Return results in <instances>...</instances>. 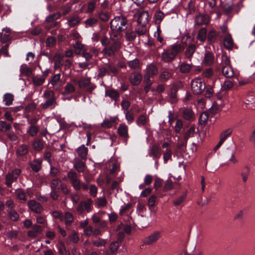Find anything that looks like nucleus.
Instances as JSON below:
<instances>
[{
    "mask_svg": "<svg viewBox=\"0 0 255 255\" xmlns=\"http://www.w3.org/2000/svg\"><path fill=\"white\" fill-rule=\"evenodd\" d=\"M184 50L183 46L178 43L171 45L170 48L164 49L161 55V60L164 63L173 61L177 55Z\"/></svg>",
    "mask_w": 255,
    "mask_h": 255,
    "instance_id": "nucleus-1",
    "label": "nucleus"
},
{
    "mask_svg": "<svg viewBox=\"0 0 255 255\" xmlns=\"http://www.w3.org/2000/svg\"><path fill=\"white\" fill-rule=\"evenodd\" d=\"M42 97L44 100V102L40 105V107L42 110L48 109L52 110L58 105L55 93L52 90H45Z\"/></svg>",
    "mask_w": 255,
    "mask_h": 255,
    "instance_id": "nucleus-2",
    "label": "nucleus"
},
{
    "mask_svg": "<svg viewBox=\"0 0 255 255\" xmlns=\"http://www.w3.org/2000/svg\"><path fill=\"white\" fill-rule=\"evenodd\" d=\"M117 37L116 34L114 32L111 34V39L115 41L110 45L106 46L102 51V53L105 56H113L115 53L118 52L121 47V43L118 40H116L115 38Z\"/></svg>",
    "mask_w": 255,
    "mask_h": 255,
    "instance_id": "nucleus-3",
    "label": "nucleus"
},
{
    "mask_svg": "<svg viewBox=\"0 0 255 255\" xmlns=\"http://www.w3.org/2000/svg\"><path fill=\"white\" fill-rule=\"evenodd\" d=\"M128 20L123 15L116 16L110 22V27L113 31L122 32L127 28Z\"/></svg>",
    "mask_w": 255,
    "mask_h": 255,
    "instance_id": "nucleus-4",
    "label": "nucleus"
},
{
    "mask_svg": "<svg viewBox=\"0 0 255 255\" xmlns=\"http://www.w3.org/2000/svg\"><path fill=\"white\" fill-rule=\"evenodd\" d=\"M221 65L222 67V74L226 78H232L234 76V70L230 65V58L226 55L221 56Z\"/></svg>",
    "mask_w": 255,
    "mask_h": 255,
    "instance_id": "nucleus-5",
    "label": "nucleus"
},
{
    "mask_svg": "<svg viewBox=\"0 0 255 255\" xmlns=\"http://www.w3.org/2000/svg\"><path fill=\"white\" fill-rule=\"evenodd\" d=\"M67 178L69 182L75 190H80L81 180L78 173L73 170H69L67 173Z\"/></svg>",
    "mask_w": 255,
    "mask_h": 255,
    "instance_id": "nucleus-6",
    "label": "nucleus"
},
{
    "mask_svg": "<svg viewBox=\"0 0 255 255\" xmlns=\"http://www.w3.org/2000/svg\"><path fill=\"white\" fill-rule=\"evenodd\" d=\"M191 87L193 93L198 95L205 90V84L200 78H195L191 82Z\"/></svg>",
    "mask_w": 255,
    "mask_h": 255,
    "instance_id": "nucleus-7",
    "label": "nucleus"
},
{
    "mask_svg": "<svg viewBox=\"0 0 255 255\" xmlns=\"http://www.w3.org/2000/svg\"><path fill=\"white\" fill-rule=\"evenodd\" d=\"M161 237V232L155 231L145 237L142 240V243L146 246H151L156 243Z\"/></svg>",
    "mask_w": 255,
    "mask_h": 255,
    "instance_id": "nucleus-8",
    "label": "nucleus"
},
{
    "mask_svg": "<svg viewBox=\"0 0 255 255\" xmlns=\"http://www.w3.org/2000/svg\"><path fill=\"white\" fill-rule=\"evenodd\" d=\"M93 201L92 199L88 198L85 201H82L80 202L77 207V211L79 214L83 213L84 210L87 212L89 213L91 211V207L93 204Z\"/></svg>",
    "mask_w": 255,
    "mask_h": 255,
    "instance_id": "nucleus-9",
    "label": "nucleus"
},
{
    "mask_svg": "<svg viewBox=\"0 0 255 255\" xmlns=\"http://www.w3.org/2000/svg\"><path fill=\"white\" fill-rule=\"evenodd\" d=\"M21 173L19 169H15L11 172L8 173L5 177V184L8 187H11L12 183L16 180Z\"/></svg>",
    "mask_w": 255,
    "mask_h": 255,
    "instance_id": "nucleus-10",
    "label": "nucleus"
},
{
    "mask_svg": "<svg viewBox=\"0 0 255 255\" xmlns=\"http://www.w3.org/2000/svg\"><path fill=\"white\" fill-rule=\"evenodd\" d=\"M73 168L78 173H83L87 168L85 160L79 158H75L72 161Z\"/></svg>",
    "mask_w": 255,
    "mask_h": 255,
    "instance_id": "nucleus-11",
    "label": "nucleus"
},
{
    "mask_svg": "<svg viewBox=\"0 0 255 255\" xmlns=\"http://www.w3.org/2000/svg\"><path fill=\"white\" fill-rule=\"evenodd\" d=\"M49 84L51 85L53 89L59 90L64 84V82L61 79V74L58 73L53 76Z\"/></svg>",
    "mask_w": 255,
    "mask_h": 255,
    "instance_id": "nucleus-12",
    "label": "nucleus"
},
{
    "mask_svg": "<svg viewBox=\"0 0 255 255\" xmlns=\"http://www.w3.org/2000/svg\"><path fill=\"white\" fill-rule=\"evenodd\" d=\"M27 205L29 209L33 212L40 214L43 209L41 205L34 200H31L27 202Z\"/></svg>",
    "mask_w": 255,
    "mask_h": 255,
    "instance_id": "nucleus-13",
    "label": "nucleus"
},
{
    "mask_svg": "<svg viewBox=\"0 0 255 255\" xmlns=\"http://www.w3.org/2000/svg\"><path fill=\"white\" fill-rule=\"evenodd\" d=\"M118 133L124 139L126 143L129 137L128 133V127L125 124H120L118 128Z\"/></svg>",
    "mask_w": 255,
    "mask_h": 255,
    "instance_id": "nucleus-14",
    "label": "nucleus"
},
{
    "mask_svg": "<svg viewBox=\"0 0 255 255\" xmlns=\"http://www.w3.org/2000/svg\"><path fill=\"white\" fill-rule=\"evenodd\" d=\"M215 61L214 54L212 52L206 51L204 55L202 64L206 66L212 65Z\"/></svg>",
    "mask_w": 255,
    "mask_h": 255,
    "instance_id": "nucleus-15",
    "label": "nucleus"
},
{
    "mask_svg": "<svg viewBox=\"0 0 255 255\" xmlns=\"http://www.w3.org/2000/svg\"><path fill=\"white\" fill-rule=\"evenodd\" d=\"M179 255H204V254L200 250H196L195 246L192 247L187 246Z\"/></svg>",
    "mask_w": 255,
    "mask_h": 255,
    "instance_id": "nucleus-16",
    "label": "nucleus"
},
{
    "mask_svg": "<svg viewBox=\"0 0 255 255\" xmlns=\"http://www.w3.org/2000/svg\"><path fill=\"white\" fill-rule=\"evenodd\" d=\"M158 73V70L156 65L152 62L147 65L145 69V73L148 75L154 77Z\"/></svg>",
    "mask_w": 255,
    "mask_h": 255,
    "instance_id": "nucleus-17",
    "label": "nucleus"
},
{
    "mask_svg": "<svg viewBox=\"0 0 255 255\" xmlns=\"http://www.w3.org/2000/svg\"><path fill=\"white\" fill-rule=\"evenodd\" d=\"M42 227L37 224L32 226V229L27 233V235L29 238H35L42 232Z\"/></svg>",
    "mask_w": 255,
    "mask_h": 255,
    "instance_id": "nucleus-18",
    "label": "nucleus"
},
{
    "mask_svg": "<svg viewBox=\"0 0 255 255\" xmlns=\"http://www.w3.org/2000/svg\"><path fill=\"white\" fill-rule=\"evenodd\" d=\"M105 96L109 97L112 100L117 102L119 100L120 94L117 90L111 89L106 90Z\"/></svg>",
    "mask_w": 255,
    "mask_h": 255,
    "instance_id": "nucleus-19",
    "label": "nucleus"
},
{
    "mask_svg": "<svg viewBox=\"0 0 255 255\" xmlns=\"http://www.w3.org/2000/svg\"><path fill=\"white\" fill-rule=\"evenodd\" d=\"M76 151L78 154V156L85 161L87 159V155L88 153V149L85 145L83 144L76 148Z\"/></svg>",
    "mask_w": 255,
    "mask_h": 255,
    "instance_id": "nucleus-20",
    "label": "nucleus"
},
{
    "mask_svg": "<svg viewBox=\"0 0 255 255\" xmlns=\"http://www.w3.org/2000/svg\"><path fill=\"white\" fill-rule=\"evenodd\" d=\"M195 22L197 25H207L209 22V17L207 14H199L196 17Z\"/></svg>",
    "mask_w": 255,
    "mask_h": 255,
    "instance_id": "nucleus-21",
    "label": "nucleus"
},
{
    "mask_svg": "<svg viewBox=\"0 0 255 255\" xmlns=\"http://www.w3.org/2000/svg\"><path fill=\"white\" fill-rule=\"evenodd\" d=\"M11 31L9 28H3L0 32V41L2 43L7 42L11 39Z\"/></svg>",
    "mask_w": 255,
    "mask_h": 255,
    "instance_id": "nucleus-22",
    "label": "nucleus"
},
{
    "mask_svg": "<svg viewBox=\"0 0 255 255\" xmlns=\"http://www.w3.org/2000/svg\"><path fill=\"white\" fill-rule=\"evenodd\" d=\"M149 155L154 159H158L161 156L160 150L158 146L153 145L149 148Z\"/></svg>",
    "mask_w": 255,
    "mask_h": 255,
    "instance_id": "nucleus-23",
    "label": "nucleus"
},
{
    "mask_svg": "<svg viewBox=\"0 0 255 255\" xmlns=\"http://www.w3.org/2000/svg\"><path fill=\"white\" fill-rule=\"evenodd\" d=\"M142 79V75L140 73L134 72L131 74L129 77V81L132 85H138Z\"/></svg>",
    "mask_w": 255,
    "mask_h": 255,
    "instance_id": "nucleus-24",
    "label": "nucleus"
},
{
    "mask_svg": "<svg viewBox=\"0 0 255 255\" xmlns=\"http://www.w3.org/2000/svg\"><path fill=\"white\" fill-rule=\"evenodd\" d=\"M149 14L146 11H142L138 14L137 18V23L141 24H145L148 22Z\"/></svg>",
    "mask_w": 255,
    "mask_h": 255,
    "instance_id": "nucleus-25",
    "label": "nucleus"
},
{
    "mask_svg": "<svg viewBox=\"0 0 255 255\" xmlns=\"http://www.w3.org/2000/svg\"><path fill=\"white\" fill-rule=\"evenodd\" d=\"M251 168L250 167L246 165L243 167V170L241 172V176L242 177V181L244 183H246L250 175Z\"/></svg>",
    "mask_w": 255,
    "mask_h": 255,
    "instance_id": "nucleus-26",
    "label": "nucleus"
},
{
    "mask_svg": "<svg viewBox=\"0 0 255 255\" xmlns=\"http://www.w3.org/2000/svg\"><path fill=\"white\" fill-rule=\"evenodd\" d=\"M63 55L59 53H56L53 57L54 61V68L55 69L60 68L63 65Z\"/></svg>",
    "mask_w": 255,
    "mask_h": 255,
    "instance_id": "nucleus-27",
    "label": "nucleus"
},
{
    "mask_svg": "<svg viewBox=\"0 0 255 255\" xmlns=\"http://www.w3.org/2000/svg\"><path fill=\"white\" fill-rule=\"evenodd\" d=\"M196 49V46L194 44H190L187 48L185 51V57L188 59L190 61Z\"/></svg>",
    "mask_w": 255,
    "mask_h": 255,
    "instance_id": "nucleus-28",
    "label": "nucleus"
},
{
    "mask_svg": "<svg viewBox=\"0 0 255 255\" xmlns=\"http://www.w3.org/2000/svg\"><path fill=\"white\" fill-rule=\"evenodd\" d=\"M224 45L228 49H231L233 46V40L230 34H228L225 36Z\"/></svg>",
    "mask_w": 255,
    "mask_h": 255,
    "instance_id": "nucleus-29",
    "label": "nucleus"
},
{
    "mask_svg": "<svg viewBox=\"0 0 255 255\" xmlns=\"http://www.w3.org/2000/svg\"><path fill=\"white\" fill-rule=\"evenodd\" d=\"M207 37V29L205 27L201 28L198 33L197 38L201 42H204Z\"/></svg>",
    "mask_w": 255,
    "mask_h": 255,
    "instance_id": "nucleus-30",
    "label": "nucleus"
},
{
    "mask_svg": "<svg viewBox=\"0 0 255 255\" xmlns=\"http://www.w3.org/2000/svg\"><path fill=\"white\" fill-rule=\"evenodd\" d=\"M183 118L188 121L192 120L194 118V113L192 110L189 108H185L182 112Z\"/></svg>",
    "mask_w": 255,
    "mask_h": 255,
    "instance_id": "nucleus-31",
    "label": "nucleus"
},
{
    "mask_svg": "<svg viewBox=\"0 0 255 255\" xmlns=\"http://www.w3.org/2000/svg\"><path fill=\"white\" fill-rule=\"evenodd\" d=\"M80 21V19L78 16H73L68 18L67 23L70 27H74L79 24Z\"/></svg>",
    "mask_w": 255,
    "mask_h": 255,
    "instance_id": "nucleus-32",
    "label": "nucleus"
},
{
    "mask_svg": "<svg viewBox=\"0 0 255 255\" xmlns=\"http://www.w3.org/2000/svg\"><path fill=\"white\" fill-rule=\"evenodd\" d=\"M192 67V64L186 63L185 62L182 63L179 66V71L182 73H187L190 71Z\"/></svg>",
    "mask_w": 255,
    "mask_h": 255,
    "instance_id": "nucleus-33",
    "label": "nucleus"
},
{
    "mask_svg": "<svg viewBox=\"0 0 255 255\" xmlns=\"http://www.w3.org/2000/svg\"><path fill=\"white\" fill-rule=\"evenodd\" d=\"M147 31V28L146 25L138 24L135 28L136 33L138 36L145 34Z\"/></svg>",
    "mask_w": 255,
    "mask_h": 255,
    "instance_id": "nucleus-34",
    "label": "nucleus"
},
{
    "mask_svg": "<svg viewBox=\"0 0 255 255\" xmlns=\"http://www.w3.org/2000/svg\"><path fill=\"white\" fill-rule=\"evenodd\" d=\"M41 160L37 159L33 160L30 164L32 169L37 172L41 168Z\"/></svg>",
    "mask_w": 255,
    "mask_h": 255,
    "instance_id": "nucleus-35",
    "label": "nucleus"
},
{
    "mask_svg": "<svg viewBox=\"0 0 255 255\" xmlns=\"http://www.w3.org/2000/svg\"><path fill=\"white\" fill-rule=\"evenodd\" d=\"M45 80V76H34L32 78V82L33 84L36 86H39L42 85Z\"/></svg>",
    "mask_w": 255,
    "mask_h": 255,
    "instance_id": "nucleus-36",
    "label": "nucleus"
},
{
    "mask_svg": "<svg viewBox=\"0 0 255 255\" xmlns=\"http://www.w3.org/2000/svg\"><path fill=\"white\" fill-rule=\"evenodd\" d=\"M107 201L105 197H100L97 198L95 205L97 208L104 207L107 205Z\"/></svg>",
    "mask_w": 255,
    "mask_h": 255,
    "instance_id": "nucleus-37",
    "label": "nucleus"
},
{
    "mask_svg": "<svg viewBox=\"0 0 255 255\" xmlns=\"http://www.w3.org/2000/svg\"><path fill=\"white\" fill-rule=\"evenodd\" d=\"M73 46L74 48V52L77 55H80L81 51L85 48V45L80 41L76 42Z\"/></svg>",
    "mask_w": 255,
    "mask_h": 255,
    "instance_id": "nucleus-38",
    "label": "nucleus"
},
{
    "mask_svg": "<svg viewBox=\"0 0 255 255\" xmlns=\"http://www.w3.org/2000/svg\"><path fill=\"white\" fill-rule=\"evenodd\" d=\"M172 76L171 73L167 71H163L159 76V79L161 82H165L169 79Z\"/></svg>",
    "mask_w": 255,
    "mask_h": 255,
    "instance_id": "nucleus-39",
    "label": "nucleus"
},
{
    "mask_svg": "<svg viewBox=\"0 0 255 255\" xmlns=\"http://www.w3.org/2000/svg\"><path fill=\"white\" fill-rule=\"evenodd\" d=\"M39 130V128L32 124L27 129V132L31 136H35L37 135Z\"/></svg>",
    "mask_w": 255,
    "mask_h": 255,
    "instance_id": "nucleus-40",
    "label": "nucleus"
},
{
    "mask_svg": "<svg viewBox=\"0 0 255 255\" xmlns=\"http://www.w3.org/2000/svg\"><path fill=\"white\" fill-rule=\"evenodd\" d=\"M136 36V32L130 29H128L125 34V37L127 40L128 41L134 40Z\"/></svg>",
    "mask_w": 255,
    "mask_h": 255,
    "instance_id": "nucleus-41",
    "label": "nucleus"
},
{
    "mask_svg": "<svg viewBox=\"0 0 255 255\" xmlns=\"http://www.w3.org/2000/svg\"><path fill=\"white\" fill-rule=\"evenodd\" d=\"M75 90L74 85L70 83H67L64 87V92H63V95H69L73 93Z\"/></svg>",
    "mask_w": 255,
    "mask_h": 255,
    "instance_id": "nucleus-42",
    "label": "nucleus"
},
{
    "mask_svg": "<svg viewBox=\"0 0 255 255\" xmlns=\"http://www.w3.org/2000/svg\"><path fill=\"white\" fill-rule=\"evenodd\" d=\"M165 15V14L160 10L156 11L154 16L156 23H160L164 18Z\"/></svg>",
    "mask_w": 255,
    "mask_h": 255,
    "instance_id": "nucleus-43",
    "label": "nucleus"
},
{
    "mask_svg": "<svg viewBox=\"0 0 255 255\" xmlns=\"http://www.w3.org/2000/svg\"><path fill=\"white\" fill-rule=\"evenodd\" d=\"M209 116L208 113L204 112L202 113L199 117V123L200 125H205L208 120Z\"/></svg>",
    "mask_w": 255,
    "mask_h": 255,
    "instance_id": "nucleus-44",
    "label": "nucleus"
},
{
    "mask_svg": "<svg viewBox=\"0 0 255 255\" xmlns=\"http://www.w3.org/2000/svg\"><path fill=\"white\" fill-rule=\"evenodd\" d=\"M13 101V96L9 93L5 94L3 96V101L6 106L12 105Z\"/></svg>",
    "mask_w": 255,
    "mask_h": 255,
    "instance_id": "nucleus-45",
    "label": "nucleus"
},
{
    "mask_svg": "<svg viewBox=\"0 0 255 255\" xmlns=\"http://www.w3.org/2000/svg\"><path fill=\"white\" fill-rule=\"evenodd\" d=\"M28 149V148L27 145L25 144L21 145L17 148L16 150V153L20 156L24 155L27 153Z\"/></svg>",
    "mask_w": 255,
    "mask_h": 255,
    "instance_id": "nucleus-46",
    "label": "nucleus"
},
{
    "mask_svg": "<svg viewBox=\"0 0 255 255\" xmlns=\"http://www.w3.org/2000/svg\"><path fill=\"white\" fill-rule=\"evenodd\" d=\"M61 183L62 181L60 179L58 178L52 179L50 183V187L51 190H57L58 187H60Z\"/></svg>",
    "mask_w": 255,
    "mask_h": 255,
    "instance_id": "nucleus-47",
    "label": "nucleus"
},
{
    "mask_svg": "<svg viewBox=\"0 0 255 255\" xmlns=\"http://www.w3.org/2000/svg\"><path fill=\"white\" fill-rule=\"evenodd\" d=\"M195 133V128L193 127H190L185 132L184 136V140L185 143L187 142L188 138L190 137L193 136Z\"/></svg>",
    "mask_w": 255,
    "mask_h": 255,
    "instance_id": "nucleus-48",
    "label": "nucleus"
},
{
    "mask_svg": "<svg viewBox=\"0 0 255 255\" xmlns=\"http://www.w3.org/2000/svg\"><path fill=\"white\" fill-rule=\"evenodd\" d=\"M98 20L95 17H90L85 21L86 27H92L97 24Z\"/></svg>",
    "mask_w": 255,
    "mask_h": 255,
    "instance_id": "nucleus-49",
    "label": "nucleus"
},
{
    "mask_svg": "<svg viewBox=\"0 0 255 255\" xmlns=\"http://www.w3.org/2000/svg\"><path fill=\"white\" fill-rule=\"evenodd\" d=\"M147 122V119L144 115H140L136 121L137 125L139 127L145 126Z\"/></svg>",
    "mask_w": 255,
    "mask_h": 255,
    "instance_id": "nucleus-50",
    "label": "nucleus"
},
{
    "mask_svg": "<svg viewBox=\"0 0 255 255\" xmlns=\"http://www.w3.org/2000/svg\"><path fill=\"white\" fill-rule=\"evenodd\" d=\"M61 16V14L59 12H56L48 15L45 21L47 22H51L53 21L59 19Z\"/></svg>",
    "mask_w": 255,
    "mask_h": 255,
    "instance_id": "nucleus-51",
    "label": "nucleus"
},
{
    "mask_svg": "<svg viewBox=\"0 0 255 255\" xmlns=\"http://www.w3.org/2000/svg\"><path fill=\"white\" fill-rule=\"evenodd\" d=\"M34 149L37 151L41 150L43 147V141L40 139H36L33 143Z\"/></svg>",
    "mask_w": 255,
    "mask_h": 255,
    "instance_id": "nucleus-52",
    "label": "nucleus"
},
{
    "mask_svg": "<svg viewBox=\"0 0 255 255\" xmlns=\"http://www.w3.org/2000/svg\"><path fill=\"white\" fill-rule=\"evenodd\" d=\"M15 195L17 198L22 201H26V195L24 191L21 189H17L15 190Z\"/></svg>",
    "mask_w": 255,
    "mask_h": 255,
    "instance_id": "nucleus-53",
    "label": "nucleus"
},
{
    "mask_svg": "<svg viewBox=\"0 0 255 255\" xmlns=\"http://www.w3.org/2000/svg\"><path fill=\"white\" fill-rule=\"evenodd\" d=\"M177 91V88L175 86L171 88L170 93L169 95V97L170 98L171 102H174L176 101Z\"/></svg>",
    "mask_w": 255,
    "mask_h": 255,
    "instance_id": "nucleus-54",
    "label": "nucleus"
},
{
    "mask_svg": "<svg viewBox=\"0 0 255 255\" xmlns=\"http://www.w3.org/2000/svg\"><path fill=\"white\" fill-rule=\"evenodd\" d=\"M232 130L228 128L223 131L220 136V139L225 141V140L231 134Z\"/></svg>",
    "mask_w": 255,
    "mask_h": 255,
    "instance_id": "nucleus-55",
    "label": "nucleus"
},
{
    "mask_svg": "<svg viewBox=\"0 0 255 255\" xmlns=\"http://www.w3.org/2000/svg\"><path fill=\"white\" fill-rule=\"evenodd\" d=\"M107 241L106 240H104L101 238H98V239L93 240L92 241V244L94 246L99 247L105 246L106 244Z\"/></svg>",
    "mask_w": 255,
    "mask_h": 255,
    "instance_id": "nucleus-56",
    "label": "nucleus"
},
{
    "mask_svg": "<svg viewBox=\"0 0 255 255\" xmlns=\"http://www.w3.org/2000/svg\"><path fill=\"white\" fill-rule=\"evenodd\" d=\"M12 128L11 124H7L5 121H0V131L10 130Z\"/></svg>",
    "mask_w": 255,
    "mask_h": 255,
    "instance_id": "nucleus-57",
    "label": "nucleus"
},
{
    "mask_svg": "<svg viewBox=\"0 0 255 255\" xmlns=\"http://www.w3.org/2000/svg\"><path fill=\"white\" fill-rule=\"evenodd\" d=\"M128 66L132 69H135L139 66V61L137 59H134L133 60L129 61L128 62Z\"/></svg>",
    "mask_w": 255,
    "mask_h": 255,
    "instance_id": "nucleus-58",
    "label": "nucleus"
},
{
    "mask_svg": "<svg viewBox=\"0 0 255 255\" xmlns=\"http://www.w3.org/2000/svg\"><path fill=\"white\" fill-rule=\"evenodd\" d=\"M65 222L67 225H70L74 220V218L72 214L69 212H66L64 216Z\"/></svg>",
    "mask_w": 255,
    "mask_h": 255,
    "instance_id": "nucleus-59",
    "label": "nucleus"
},
{
    "mask_svg": "<svg viewBox=\"0 0 255 255\" xmlns=\"http://www.w3.org/2000/svg\"><path fill=\"white\" fill-rule=\"evenodd\" d=\"M8 215L9 218L13 221H17L19 218L18 214L15 211L12 209L8 211Z\"/></svg>",
    "mask_w": 255,
    "mask_h": 255,
    "instance_id": "nucleus-60",
    "label": "nucleus"
},
{
    "mask_svg": "<svg viewBox=\"0 0 255 255\" xmlns=\"http://www.w3.org/2000/svg\"><path fill=\"white\" fill-rule=\"evenodd\" d=\"M126 119L128 124H130L134 120V116L131 111L125 112Z\"/></svg>",
    "mask_w": 255,
    "mask_h": 255,
    "instance_id": "nucleus-61",
    "label": "nucleus"
},
{
    "mask_svg": "<svg viewBox=\"0 0 255 255\" xmlns=\"http://www.w3.org/2000/svg\"><path fill=\"white\" fill-rule=\"evenodd\" d=\"M186 197V194H183L182 195L178 197L175 199L173 201V204L175 206H178L180 205L185 200Z\"/></svg>",
    "mask_w": 255,
    "mask_h": 255,
    "instance_id": "nucleus-62",
    "label": "nucleus"
},
{
    "mask_svg": "<svg viewBox=\"0 0 255 255\" xmlns=\"http://www.w3.org/2000/svg\"><path fill=\"white\" fill-rule=\"evenodd\" d=\"M90 83V78H83L78 81V85L80 88H85Z\"/></svg>",
    "mask_w": 255,
    "mask_h": 255,
    "instance_id": "nucleus-63",
    "label": "nucleus"
},
{
    "mask_svg": "<svg viewBox=\"0 0 255 255\" xmlns=\"http://www.w3.org/2000/svg\"><path fill=\"white\" fill-rule=\"evenodd\" d=\"M172 153V152L171 149H166L163 154V160L164 163H166L168 160L171 159Z\"/></svg>",
    "mask_w": 255,
    "mask_h": 255,
    "instance_id": "nucleus-64",
    "label": "nucleus"
}]
</instances>
